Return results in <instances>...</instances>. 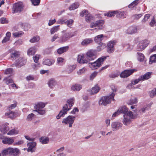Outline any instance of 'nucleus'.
Returning a JSON list of instances; mask_svg holds the SVG:
<instances>
[{"mask_svg":"<svg viewBox=\"0 0 156 156\" xmlns=\"http://www.w3.org/2000/svg\"><path fill=\"white\" fill-rule=\"evenodd\" d=\"M97 52L95 50L90 49L86 52L85 58L84 55H79L77 61L80 64H87L90 61L94 60L97 58Z\"/></svg>","mask_w":156,"mask_h":156,"instance_id":"1","label":"nucleus"},{"mask_svg":"<svg viewBox=\"0 0 156 156\" xmlns=\"http://www.w3.org/2000/svg\"><path fill=\"white\" fill-rule=\"evenodd\" d=\"M77 33V31L74 32H65L59 37L58 42L61 43L67 42L70 38L76 36Z\"/></svg>","mask_w":156,"mask_h":156,"instance_id":"2","label":"nucleus"},{"mask_svg":"<svg viewBox=\"0 0 156 156\" xmlns=\"http://www.w3.org/2000/svg\"><path fill=\"white\" fill-rule=\"evenodd\" d=\"M115 95V93L113 92L109 95L102 97L99 101V105L106 106L111 103L112 101H114Z\"/></svg>","mask_w":156,"mask_h":156,"instance_id":"3","label":"nucleus"},{"mask_svg":"<svg viewBox=\"0 0 156 156\" xmlns=\"http://www.w3.org/2000/svg\"><path fill=\"white\" fill-rule=\"evenodd\" d=\"M107 57L109 56H102L98 58L96 60L93 62H90L88 63L89 66L92 69L95 70L98 68L100 67L103 63V62L106 59Z\"/></svg>","mask_w":156,"mask_h":156,"instance_id":"4","label":"nucleus"},{"mask_svg":"<svg viewBox=\"0 0 156 156\" xmlns=\"http://www.w3.org/2000/svg\"><path fill=\"white\" fill-rule=\"evenodd\" d=\"M126 13V12L124 11L119 12L117 10H111L105 13L104 15L108 17H112L117 15V17L124 18L126 17L125 16Z\"/></svg>","mask_w":156,"mask_h":156,"instance_id":"5","label":"nucleus"},{"mask_svg":"<svg viewBox=\"0 0 156 156\" xmlns=\"http://www.w3.org/2000/svg\"><path fill=\"white\" fill-rule=\"evenodd\" d=\"M24 6L23 3L17 2L13 5L12 12L13 14L16 13H20L23 10Z\"/></svg>","mask_w":156,"mask_h":156,"instance_id":"6","label":"nucleus"},{"mask_svg":"<svg viewBox=\"0 0 156 156\" xmlns=\"http://www.w3.org/2000/svg\"><path fill=\"white\" fill-rule=\"evenodd\" d=\"M137 71V70L136 69H125L121 73L120 76L122 78H126Z\"/></svg>","mask_w":156,"mask_h":156,"instance_id":"7","label":"nucleus"},{"mask_svg":"<svg viewBox=\"0 0 156 156\" xmlns=\"http://www.w3.org/2000/svg\"><path fill=\"white\" fill-rule=\"evenodd\" d=\"M150 42L147 39L141 41L137 45L136 49L137 51H141L144 50L149 44Z\"/></svg>","mask_w":156,"mask_h":156,"instance_id":"8","label":"nucleus"},{"mask_svg":"<svg viewBox=\"0 0 156 156\" xmlns=\"http://www.w3.org/2000/svg\"><path fill=\"white\" fill-rule=\"evenodd\" d=\"M117 41L116 40H112L109 41L107 45V51L109 54L113 53L115 51L114 45Z\"/></svg>","mask_w":156,"mask_h":156,"instance_id":"9","label":"nucleus"},{"mask_svg":"<svg viewBox=\"0 0 156 156\" xmlns=\"http://www.w3.org/2000/svg\"><path fill=\"white\" fill-rule=\"evenodd\" d=\"M26 63V60L25 58L20 57L15 62V66L18 68L21 67Z\"/></svg>","mask_w":156,"mask_h":156,"instance_id":"10","label":"nucleus"},{"mask_svg":"<svg viewBox=\"0 0 156 156\" xmlns=\"http://www.w3.org/2000/svg\"><path fill=\"white\" fill-rule=\"evenodd\" d=\"M9 156L12 155L13 156H17L20 154V150L17 148L9 147Z\"/></svg>","mask_w":156,"mask_h":156,"instance_id":"11","label":"nucleus"},{"mask_svg":"<svg viewBox=\"0 0 156 156\" xmlns=\"http://www.w3.org/2000/svg\"><path fill=\"white\" fill-rule=\"evenodd\" d=\"M37 145V143L35 142H32L28 143L27 144V145L28 146L27 148L28 152L33 153L35 151L34 148Z\"/></svg>","mask_w":156,"mask_h":156,"instance_id":"12","label":"nucleus"},{"mask_svg":"<svg viewBox=\"0 0 156 156\" xmlns=\"http://www.w3.org/2000/svg\"><path fill=\"white\" fill-rule=\"evenodd\" d=\"M122 125L121 123L119 122H112L111 124V127L112 130L114 131H115L119 130L122 126Z\"/></svg>","mask_w":156,"mask_h":156,"instance_id":"13","label":"nucleus"},{"mask_svg":"<svg viewBox=\"0 0 156 156\" xmlns=\"http://www.w3.org/2000/svg\"><path fill=\"white\" fill-rule=\"evenodd\" d=\"M75 119V116L73 115H69L66 118H64L63 119L62 123L66 125H67L68 123L74 121Z\"/></svg>","mask_w":156,"mask_h":156,"instance_id":"14","label":"nucleus"},{"mask_svg":"<svg viewBox=\"0 0 156 156\" xmlns=\"http://www.w3.org/2000/svg\"><path fill=\"white\" fill-rule=\"evenodd\" d=\"M100 89V87L98 86L97 84L92 88L91 90H87V91L88 92L90 91V95H93L98 93Z\"/></svg>","mask_w":156,"mask_h":156,"instance_id":"15","label":"nucleus"},{"mask_svg":"<svg viewBox=\"0 0 156 156\" xmlns=\"http://www.w3.org/2000/svg\"><path fill=\"white\" fill-rule=\"evenodd\" d=\"M153 74L152 72H147L144 75L140 76L142 81L148 80L151 77V75Z\"/></svg>","mask_w":156,"mask_h":156,"instance_id":"16","label":"nucleus"},{"mask_svg":"<svg viewBox=\"0 0 156 156\" xmlns=\"http://www.w3.org/2000/svg\"><path fill=\"white\" fill-rule=\"evenodd\" d=\"M104 38V35L103 34L99 35L96 36L94 38V41L98 44L103 43L101 42Z\"/></svg>","mask_w":156,"mask_h":156,"instance_id":"17","label":"nucleus"},{"mask_svg":"<svg viewBox=\"0 0 156 156\" xmlns=\"http://www.w3.org/2000/svg\"><path fill=\"white\" fill-rule=\"evenodd\" d=\"M96 22L97 24V27H98L95 28L92 30H96L97 31H98L102 29V26L104 23V21L102 20H99L96 21Z\"/></svg>","mask_w":156,"mask_h":156,"instance_id":"18","label":"nucleus"},{"mask_svg":"<svg viewBox=\"0 0 156 156\" xmlns=\"http://www.w3.org/2000/svg\"><path fill=\"white\" fill-rule=\"evenodd\" d=\"M82 87V86L78 83H75L71 87L72 90L74 91H78L81 90Z\"/></svg>","mask_w":156,"mask_h":156,"instance_id":"19","label":"nucleus"},{"mask_svg":"<svg viewBox=\"0 0 156 156\" xmlns=\"http://www.w3.org/2000/svg\"><path fill=\"white\" fill-rule=\"evenodd\" d=\"M55 60H54L47 58L44 60L43 64L44 65L50 66L53 64Z\"/></svg>","mask_w":156,"mask_h":156,"instance_id":"20","label":"nucleus"},{"mask_svg":"<svg viewBox=\"0 0 156 156\" xmlns=\"http://www.w3.org/2000/svg\"><path fill=\"white\" fill-rule=\"evenodd\" d=\"M69 46H68L60 47L57 50V53L60 55L67 51L69 49Z\"/></svg>","mask_w":156,"mask_h":156,"instance_id":"21","label":"nucleus"},{"mask_svg":"<svg viewBox=\"0 0 156 156\" xmlns=\"http://www.w3.org/2000/svg\"><path fill=\"white\" fill-rule=\"evenodd\" d=\"M40 142L42 144H46L48 143L49 140L48 137L45 136H41L39 138Z\"/></svg>","mask_w":156,"mask_h":156,"instance_id":"22","label":"nucleus"},{"mask_svg":"<svg viewBox=\"0 0 156 156\" xmlns=\"http://www.w3.org/2000/svg\"><path fill=\"white\" fill-rule=\"evenodd\" d=\"M14 141L13 139L6 137L2 140V143L4 144L10 145L13 143Z\"/></svg>","mask_w":156,"mask_h":156,"instance_id":"23","label":"nucleus"},{"mask_svg":"<svg viewBox=\"0 0 156 156\" xmlns=\"http://www.w3.org/2000/svg\"><path fill=\"white\" fill-rule=\"evenodd\" d=\"M90 106V104L89 101H87L84 102L83 105V106L81 109V111L83 113L87 111V108H89Z\"/></svg>","mask_w":156,"mask_h":156,"instance_id":"24","label":"nucleus"},{"mask_svg":"<svg viewBox=\"0 0 156 156\" xmlns=\"http://www.w3.org/2000/svg\"><path fill=\"white\" fill-rule=\"evenodd\" d=\"M118 111L120 114H123L124 115H126V114L128 112V108L126 106H123L119 108L118 109Z\"/></svg>","mask_w":156,"mask_h":156,"instance_id":"25","label":"nucleus"},{"mask_svg":"<svg viewBox=\"0 0 156 156\" xmlns=\"http://www.w3.org/2000/svg\"><path fill=\"white\" fill-rule=\"evenodd\" d=\"M137 28L133 26L130 27L127 30V33L129 34H132L136 32Z\"/></svg>","mask_w":156,"mask_h":156,"instance_id":"26","label":"nucleus"},{"mask_svg":"<svg viewBox=\"0 0 156 156\" xmlns=\"http://www.w3.org/2000/svg\"><path fill=\"white\" fill-rule=\"evenodd\" d=\"M56 82L54 79H51L48 82V84L51 88H53L56 85Z\"/></svg>","mask_w":156,"mask_h":156,"instance_id":"27","label":"nucleus"},{"mask_svg":"<svg viewBox=\"0 0 156 156\" xmlns=\"http://www.w3.org/2000/svg\"><path fill=\"white\" fill-rule=\"evenodd\" d=\"M46 104L47 103L39 102L36 104L34 106V108L36 109H37V108L41 109L44 107Z\"/></svg>","mask_w":156,"mask_h":156,"instance_id":"28","label":"nucleus"},{"mask_svg":"<svg viewBox=\"0 0 156 156\" xmlns=\"http://www.w3.org/2000/svg\"><path fill=\"white\" fill-rule=\"evenodd\" d=\"M93 42V40L91 38H86L83 40L81 42V44L83 46L87 45Z\"/></svg>","mask_w":156,"mask_h":156,"instance_id":"29","label":"nucleus"},{"mask_svg":"<svg viewBox=\"0 0 156 156\" xmlns=\"http://www.w3.org/2000/svg\"><path fill=\"white\" fill-rule=\"evenodd\" d=\"M123 118L124 119H123V123L124 125L127 126L131 122L130 119L128 118L127 116H126V115H124Z\"/></svg>","mask_w":156,"mask_h":156,"instance_id":"30","label":"nucleus"},{"mask_svg":"<svg viewBox=\"0 0 156 156\" xmlns=\"http://www.w3.org/2000/svg\"><path fill=\"white\" fill-rule=\"evenodd\" d=\"M9 130V127L5 125H2L0 127V131L4 134L6 133Z\"/></svg>","mask_w":156,"mask_h":156,"instance_id":"31","label":"nucleus"},{"mask_svg":"<svg viewBox=\"0 0 156 156\" xmlns=\"http://www.w3.org/2000/svg\"><path fill=\"white\" fill-rule=\"evenodd\" d=\"M79 4L78 2H74L71 5L69 8V9L71 11L75 10L79 7Z\"/></svg>","mask_w":156,"mask_h":156,"instance_id":"32","label":"nucleus"},{"mask_svg":"<svg viewBox=\"0 0 156 156\" xmlns=\"http://www.w3.org/2000/svg\"><path fill=\"white\" fill-rule=\"evenodd\" d=\"M21 25L22 28L25 31L28 30L31 27L30 24L27 23H22Z\"/></svg>","mask_w":156,"mask_h":156,"instance_id":"33","label":"nucleus"},{"mask_svg":"<svg viewBox=\"0 0 156 156\" xmlns=\"http://www.w3.org/2000/svg\"><path fill=\"white\" fill-rule=\"evenodd\" d=\"M76 68V64L72 65H69L67 69V72L68 73H71Z\"/></svg>","mask_w":156,"mask_h":156,"instance_id":"34","label":"nucleus"},{"mask_svg":"<svg viewBox=\"0 0 156 156\" xmlns=\"http://www.w3.org/2000/svg\"><path fill=\"white\" fill-rule=\"evenodd\" d=\"M156 54L151 55L149 58V64H151L153 63H156Z\"/></svg>","mask_w":156,"mask_h":156,"instance_id":"35","label":"nucleus"},{"mask_svg":"<svg viewBox=\"0 0 156 156\" xmlns=\"http://www.w3.org/2000/svg\"><path fill=\"white\" fill-rule=\"evenodd\" d=\"M36 52V49L34 47L30 48L27 51V54L29 55H32Z\"/></svg>","mask_w":156,"mask_h":156,"instance_id":"36","label":"nucleus"},{"mask_svg":"<svg viewBox=\"0 0 156 156\" xmlns=\"http://www.w3.org/2000/svg\"><path fill=\"white\" fill-rule=\"evenodd\" d=\"M15 112L11 111L9 112L5 113V115L6 116H8L9 118L11 119H13L15 117Z\"/></svg>","mask_w":156,"mask_h":156,"instance_id":"37","label":"nucleus"},{"mask_svg":"<svg viewBox=\"0 0 156 156\" xmlns=\"http://www.w3.org/2000/svg\"><path fill=\"white\" fill-rule=\"evenodd\" d=\"M67 113V112H66L62 111L61 110L58 115L56 116V119H59L62 117H63Z\"/></svg>","mask_w":156,"mask_h":156,"instance_id":"38","label":"nucleus"},{"mask_svg":"<svg viewBox=\"0 0 156 156\" xmlns=\"http://www.w3.org/2000/svg\"><path fill=\"white\" fill-rule=\"evenodd\" d=\"M138 102L137 98H134V99L131 98L127 104L129 105H132L136 104Z\"/></svg>","mask_w":156,"mask_h":156,"instance_id":"39","label":"nucleus"},{"mask_svg":"<svg viewBox=\"0 0 156 156\" xmlns=\"http://www.w3.org/2000/svg\"><path fill=\"white\" fill-rule=\"evenodd\" d=\"M99 45L97 47L96 51L99 52L103 49L106 47V44L105 43H101L99 44Z\"/></svg>","mask_w":156,"mask_h":156,"instance_id":"40","label":"nucleus"},{"mask_svg":"<svg viewBox=\"0 0 156 156\" xmlns=\"http://www.w3.org/2000/svg\"><path fill=\"white\" fill-rule=\"evenodd\" d=\"M93 18L92 16L89 13V12L85 16V20L87 22H89Z\"/></svg>","mask_w":156,"mask_h":156,"instance_id":"41","label":"nucleus"},{"mask_svg":"<svg viewBox=\"0 0 156 156\" xmlns=\"http://www.w3.org/2000/svg\"><path fill=\"white\" fill-rule=\"evenodd\" d=\"M137 54L139 56V57L138 58V60L140 62H143L144 60V58H145L143 54L140 52H137Z\"/></svg>","mask_w":156,"mask_h":156,"instance_id":"42","label":"nucleus"},{"mask_svg":"<svg viewBox=\"0 0 156 156\" xmlns=\"http://www.w3.org/2000/svg\"><path fill=\"white\" fill-rule=\"evenodd\" d=\"M74 99L73 98H72L68 99L67 101V103L69 105V107L71 108L74 105Z\"/></svg>","mask_w":156,"mask_h":156,"instance_id":"43","label":"nucleus"},{"mask_svg":"<svg viewBox=\"0 0 156 156\" xmlns=\"http://www.w3.org/2000/svg\"><path fill=\"white\" fill-rule=\"evenodd\" d=\"M40 40V37L38 36H34L31 39L30 41L31 43H35L38 42Z\"/></svg>","mask_w":156,"mask_h":156,"instance_id":"44","label":"nucleus"},{"mask_svg":"<svg viewBox=\"0 0 156 156\" xmlns=\"http://www.w3.org/2000/svg\"><path fill=\"white\" fill-rule=\"evenodd\" d=\"M59 25H58L53 27L50 30V33L51 34H54L58 30Z\"/></svg>","mask_w":156,"mask_h":156,"instance_id":"45","label":"nucleus"},{"mask_svg":"<svg viewBox=\"0 0 156 156\" xmlns=\"http://www.w3.org/2000/svg\"><path fill=\"white\" fill-rule=\"evenodd\" d=\"M138 1L139 0H135L128 5V7L132 8L136 6L139 3Z\"/></svg>","mask_w":156,"mask_h":156,"instance_id":"46","label":"nucleus"},{"mask_svg":"<svg viewBox=\"0 0 156 156\" xmlns=\"http://www.w3.org/2000/svg\"><path fill=\"white\" fill-rule=\"evenodd\" d=\"M24 34L23 32L20 31L16 32L13 33L12 34L15 37H19Z\"/></svg>","mask_w":156,"mask_h":156,"instance_id":"47","label":"nucleus"},{"mask_svg":"<svg viewBox=\"0 0 156 156\" xmlns=\"http://www.w3.org/2000/svg\"><path fill=\"white\" fill-rule=\"evenodd\" d=\"M18 132L15 129H12L10 130L7 133V135H12L15 134H18Z\"/></svg>","mask_w":156,"mask_h":156,"instance_id":"48","label":"nucleus"},{"mask_svg":"<svg viewBox=\"0 0 156 156\" xmlns=\"http://www.w3.org/2000/svg\"><path fill=\"white\" fill-rule=\"evenodd\" d=\"M9 147H8L7 148L5 149L2 151V154L4 156L7 155L8 154H9Z\"/></svg>","mask_w":156,"mask_h":156,"instance_id":"49","label":"nucleus"},{"mask_svg":"<svg viewBox=\"0 0 156 156\" xmlns=\"http://www.w3.org/2000/svg\"><path fill=\"white\" fill-rule=\"evenodd\" d=\"M20 54H19V52L16 51H15L14 52L11 53L10 54V57L11 58H13L14 57H19Z\"/></svg>","mask_w":156,"mask_h":156,"instance_id":"50","label":"nucleus"},{"mask_svg":"<svg viewBox=\"0 0 156 156\" xmlns=\"http://www.w3.org/2000/svg\"><path fill=\"white\" fill-rule=\"evenodd\" d=\"M33 5L37 6L40 5L41 0H30Z\"/></svg>","mask_w":156,"mask_h":156,"instance_id":"51","label":"nucleus"},{"mask_svg":"<svg viewBox=\"0 0 156 156\" xmlns=\"http://www.w3.org/2000/svg\"><path fill=\"white\" fill-rule=\"evenodd\" d=\"M10 76H9L8 77H5L4 79V80L5 81L6 83L7 84L14 82V81L12 79H8V78Z\"/></svg>","mask_w":156,"mask_h":156,"instance_id":"52","label":"nucleus"},{"mask_svg":"<svg viewBox=\"0 0 156 156\" xmlns=\"http://www.w3.org/2000/svg\"><path fill=\"white\" fill-rule=\"evenodd\" d=\"M13 71V69L12 68H9L6 69L4 71V74H12Z\"/></svg>","mask_w":156,"mask_h":156,"instance_id":"53","label":"nucleus"},{"mask_svg":"<svg viewBox=\"0 0 156 156\" xmlns=\"http://www.w3.org/2000/svg\"><path fill=\"white\" fill-rule=\"evenodd\" d=\"M98 73V72L95 71L92 73L90 76V80H92L97 76Z\"/></svg>","mask_w":156,"mask_h":156,"instance_id":"54","label":"nucleus"},{"mask_svg":"<svg viewBox=\"0 0 156 156\" xmlns=\"http://www.w3.org/2000/svg\"><path fill=\"white\" fill-rule=\"evenodd\" d=\"M34 116V114L33 113H30L29 114L27 118V120L28 121H30L33 119Z\"/></svg>","mask_w":156,"mask_h":156,"instance_id":"55","label":"nucleus"},{"mask_svg":"<svg viewBox=\"0 0 156 156\" xmlns=\"http://www.w3.org/2000/svg\"><path fill=\"white\" fill-rule=\"evenodd\" d=\"M125 66L127 67L131 68L133 67V63L130 61H127L125 63Z\"/></svg>","mask_w":156,"mask_h":156,"instance_id":"56","label":"nucleus"},{"mask_svg":"<svg viewBox=\"0 0 156 156\" xmlns=\"http://www.w3.org/2000/svg\"><path fill=\"white\" fill-rule=\"evenodd\" d=\"M140 81H142V80L140 76L138 79H136L133 80L131 81V82L134 85H135L137 84Z\"/></svg>","mask_w":156,"mask_h":156,"instance_id":"57","label":"nucleus"},{"mask_svg":"<svg viewBox=\"0 0 156 156\" xmlns=\"http://www.w3.org/2000/svg\"><path fill=\"white\" fill-rule=\"evenodd\" d=\"M149 94L150 97L152 98H153L156 95V92L154 89L150 91Z\"/></svg>","mask_w":156,"mask_h":156,"instance_id":"58","label":"nucleus"},{"mask_svg":"<svg viewBox=\"0 0 156 156\" xmlns=\"http://www.w3.org/2000/svg\"><path fill=\"white\" fill-rule=\"evenodd\" d=\"M150 16V15L149 14H146L144 16L143 19L142 20V22L143 23H145L147 20Z\"/></svg>","mask_w":156,"mask_h":156,"instance_id":"59","label":"nucleus"},{"mask_svg":"<svg viewBox=\"0 0 156 156\" xmlns=\"http://www.w3.org/2000/svg\"><path fill=\"white\" fill-rule=\"evenodd\" d=\"M0 21L2 24H7L8 23V21L5 18L2 17L0 19Z\"/></svg>","mask_w":156,"mask_h":156,"instance_id":"60","label":"nucleus"},{"mask_svg":"<svg viewBox=\"0 0 156 156\" xmlns=\"http://www.w3.org/2000/svg\"><path fill=\"white\" fill-rule=\"evenodd\" d=\"M111 90L113 91L112 93H114L117 91V87L114 84H112L110 86Z\"/></svg>","mask_w":156,"mask_h":156,"instance_id":"61","label":"nucleus"},{"mask_svg":"<svg viewBox=\"0 0 156 156\" xmlns=\"http://www.w3.org/2000/svg\"><path fill=\"white\" fill-rule=\"evenodd\" d=\"M87 70L86 68L83 67L82 69H80L79 71L77 72V73L79 75H81L84 73Z\"/></svg>","mask_w":156,"mask_h":156,"instance_id":"62","label":"nucleus"},{"mask_svg":"<svg viewBox=\"0 0 156 156\" xmlns=\"http://www.w3.org/2000/svg\"><path fill=\"white\" fill-rule=\"evenodd\" d=\"M156 23V21L155 20V18L154 17H153L151 22L150 23V25L151 27L154 26L155 24Z\"/></svg>","mask_w":156,"mask_h":156,"instance_id":"63","label":"nucleus"},{"mask_svg":"<svg viewBox=\"0 0 156 156\" xmlns=\"http://www.w3.org/2000/svg\"><path fill=\"white\" fill-rule=\"evenodd\" d=\"M133 113L131 111H128L126 114V116H127L128 115L131 118V119H133Z\"/></svg>","mask_w":156,"mask_h":156,"instance_id":"64","label":"nucleus"}]
</instances>
